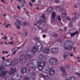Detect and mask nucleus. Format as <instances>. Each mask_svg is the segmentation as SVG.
Segmentation results:
<instances>
[{"label": "nucleus", "instance_id": "nucleus-61", "mask_svg": "<svg viewBox=\"0 0 80 80\" xmlns=\"http://www.w3.org/2000/svg\"><path fill=\"white\" fill-rule=\"evenodd\" d=\"M1 2H3V3H5V2H4V0H1Z\"/></svg>", "mask_w": 80, "mask_h": 80}, {"label": "nucleus", "instance_id": "nucleus-40", "mask_svg": "<svg viewBox=\"0 0 80 80\" xmlns=\"http://www.w3.org/2000/svg\"><path fill=\"white\" fill-rule=\"evenodd\" d=\"M28 24V22H25L23 23L24 25H27Z\"/></svg>", "mask_w": 80, "mask_h": 80}, {"label": "nucleus", "instance_id": "nucleus-7", "mask_svg": "<svg viewBox=\"0 0 80 80\" xmlns=\"http://www.w3.org/2000/svg\"><path fill=\"white\" fill-rule=\"evenodd\" d=\"M49 62L52 65H55L58 64L57 59L53 58H51L49 59Z\"/></svg>", "mask_w": 80, "mask_h": 80}, {"label": "nucleus", "instance_id": "nucleus-11", "mask_svg": "<svg viewBox=\"0 0 80 80\" xmlns=\"http://www.w3.org/2000/svg\"><path fill=\"white\" fill-rule=\"evenodd\" d=\"M56 16V13L54 12H52V18H51V23L53 24V25H55V22L54 20H55V17Z\"/></svg>", "mask_w": 80, "mask_h": 80}, {"label": "nucleus", "instance_id": "nucleus-15", "mask_svg": "<svg viewBox=\"0 0 80 80\" xmlns=\"http://www.w3.org/2000/svg\"><path fill=\"white\" fill-rule=\"evenodd\" d=\"M58 49L55 48H52L51 50V53L54 54H57L58 53Z\"/></svg>", "mask_w": 80, "mask_h": 80}, {"label": "nucleus", "instance_id": "nucleus-8", "mask_svg": "<svg viewBox=\"0 0 80 80\" xmlns=\"http://www.w3.org/2000/svg\"><path fill=\"white\" fill-rule=\"evenodd\" d=\"M36 47H37V50L38 52H41L43 49L42 45L40 42H37L36 43Z\"/></svg>", "mask_w": 80, "mask_h": 80}, {"label": "nucleus", "instance_id": "nucleus-51", "mask_svg": "<svg viewBox=\"0 0 80 80\" xmlns=\"http://www.w3.org/2000/svg\"><path fill=\"white\" fill-rule=\"evenodd\" d=\"M59 32H60V33H62V32H63V30L62 29H60L59 30Z\"/></svg>", "mask_w": 80, "mask_h": 80}, {"label": "nucleus", "instance_id": "nucleus-3", "mask_svg": "<svg viewBox=\"0 0 80 80\" xmlns=\"http://www.w3.org/2000/svg\"><path fill=\"white\" fill-rule=\"evenodd\" d=\"M73 43L72 41H66L64 43V47L65 50H71L73 47Z\"/></svg>", "mask_w": 80, "mask_h": 80}, {"label": "nucleus", "instance_id": "nucleus-46", "mask_svg": "<svg viewBox=\"0 0 80 80\" xmlns=\"http://www.w3.org/2000/svg\"><path fill=\"white\" fill-rule=\"evenodd\" d=\"M43 38H45L47 37V36L45 34H43L42 36Z\"/></svg>", "mask_w": 80, "mask_h": 80}, {"label": "nucleus", "instance_id": "nucleus-59", "mask_svg": "<svg viewBox=\"0 0 80 80\" xmlns=\"http://www.w3.org/2000/svg\"><path fill=\"white\" fill-rule=\"evenodd\" d=\"M64 29L65 30H66V31H67V27H64Z\"/></svg>", "mask_w": 80, "mask_h": 80}, {"label": "nucleus", "instance_id": "nucleus-64", "mask_svg": "<svg viewBox=\"0 0 80 80\" xmlns=\"http://www.w3.org/2000/svg\"><path fill=\"white\" fill-rule=\"evenodd\" d=\"M65 80H70V78H68V79H66Z\"/></svg>", "mask_w": 80, "mask_h": 80}, {"label": "nucleus", "instance_id": "nucleus-28", "mask_svg": "<svg viewBox=\"0 0 80 80\" xmlns=\"http://www.w3.org/2000/svg\"><path fill=\"white\" fill-rule=\"evenodd\" d=\"M74 21H75V19L73 18H70V19H69V21L70 22H71V23H73V22H74Z\"/></svg>", "mask_w": 80, "mask_h": 80}, {"label": "nucleus", "instance_id": "nucleus-33", "mask_svg": "<svg viewBox=\"0 0 80 80\" xmlns=\"http://www.w3.org/2000/svg\"><path fill=\"white\" fill-rule=\"evenodd\" d=\"M57 19L59 21H61V18L60 17V16L58 15L57 17Z\"/></svg>", "mask_w": 80, "mask_h": 80}, {"label": "nucleus", "instance_id": "nucleus-48", "mask_svg": "<svg viewBox=\"0 0 80 80\" xmlns=\"http://www.w3.org/2000/svg\"><path fill=\"white\" fill-rule=\"evenodd\" d=\"M29 4L30 5L31 7H32V6H33V5H32L31 2H29Z\"/></svg>", "mask_w": 80, "mask_h": 80}, {"label": "nucleus", "instance_id": "nucleus-44", "mask_svg": "<svg viewBox=\"0 0 80 80\" xmlns=\"http://www.w3.org/2000/svg\"><path fill=\"white\" fill-rule=\"evenodd\" d=\"M10 26V24H7L6 26V28H8Z\"/></svg>", "mask_w": 80, "mask_h": 80}, {"label": "nucleus", "instance_id": "nucleus-54", "mask_svg": "<svg viewBox=\"0 0 80 80\" xmlns=\"http://www.w3.org/2000/svg\"><path fill=\"white\" fill-rule=\"evenodd\" d=\"M70 56L71 57H72V56H73V53H72L70 54Z\"/></svg>", "mask_w": 80, "mask_h": 80}, {"label": "nucleus", "instance_id": "nucleus-19", "mask_svg": "<svg viewBox=\"0 0 80 80\" xmlns=\"http://www.w3.org/2000/svg\"><path fill=\"white\" fill-rule=\"evenodd\" d=\"M50 49L47 48H44L43 50V53H48L50 52Z\"/></svg>", "mask_w": 80, "mask_h": 80}, {"label": "nucleus", "instance_id": "nucleus-63", "mask_svg": "<svg viewBox=\"0 0 80 80\" xmlns=\"http://www.w3.org/2000/svg\"><path fill=\"white\" fill-rule=\"evenodd\" d=\"M10 44V45H12V44H13V42H11Z\"/></svg>", "mask_w": 80, "mask_h": 80}, {"label": "nucleus", "instance_id": "nucleus-16", "mask_svg": "<svg viewBox=\"0 0 80 80\" xmlns=\"http://www.w3.org/2000/svg\"><path fill=\"white\" fill-rule=\"evenodd\" d=\"M27 68L26 67H24L22 68L21 70V72L22 73H25L26 72H27Z\"/></svg>", "mask_w": 80, "mask_h": 80}, {"label": "nucleus", "instance_id": "nucleus-49", "mask_svg": "<svg viewBox=\"0 0 80 80\" xmlns=\"http://www.w3.org/2000/svg\"><path fill=\"white\" fill-rule=\"evenodd\" d=\"M68 25L69 27H72V24L71 23L68 24Z\"/></svg>", "mask_w": 80, "mask_h": 80}, {"label": "nucleus", "instance_id": "nucleus-62", "mask_svg": "<svg viewBox=\"0 0 80 80\" xmlns=\"http://www.w3.org/2000/svg\"><path fill=\"white\" fill-rule=\"evenodd\" d=\"M66 68H68V65L66 66Z\"/></svg>", "mask_w": 80, "mask_h": 80}, {"label": "nucleus", "instance_id": "nucleus-41", "mask_svg": "<svg viewBox=\"0 0 80 80\" xmlns=\"http://www.w3.org/2000/svg\"><path fill=\"white\" fill-rule=\"evenodd\" d=\"M75 74H76V75H77L78 76V77H80V72H76Z\"/></svg>", "mask_w": 80, "mask_h": 80}, {"label": "nucleus", "instance_id": "nucleus-5", "mask_svg": "<svg viewBox=\"0 0 80 80\" xmlns=\"http://www.w3.org/2000/svg\"><path fill=\"white\" fill-rule=\"evenodd\" d=\"M37 48L36 47H33L32 48V50H28L27 51L26 53V57H29L28 58H29L30 59L32 57V56L31 55V53H36L37 52Z\"/></svg>", "mask_w": 80, "mask_h": 80}, {"label": "nucleus", "instance_id": "nucleus-43", "mask_svg": "<svg viewBox=\"0 0 80 80\" xmlns=\"http://www.w3.org/2000/svg\"><path fill=\"white\" fill-rule=\"evenodd\" d=\"M60 8V7L58 6H57L56 7V9H57V10H58V9L59 10Z\"/></svg>", "mask_w": 80, "mask_h": 80}, {"label": "nucleus", "instance_id": "nucleus-2", "mask_svg": "<svg viewBox=\"0 0 80 80\" xmlns=\"http://www.w3.org/2000/svg\"><path fill=\"white\" fill-rule=\"evenodd\" d=\"M45 15L43 14L42 17L40 18V21L37 20L34 23V25H36L39 30L42 29V28H44L45 26V22H44L46 21V19H45Z\"/></svg>", "mask_w": 80, "mask_h": 80}, {"label": "nucleus", "instance_id": "nucleus-27", "mask_svg": "<svg viewBox=\"0 0 80 80\" xmlns=\"http://www.w3.org/2000/svg\"><path fill=\"white\" fill-rule=\"evenodd\" d=\"M79 16V15L77 13H75V15L74 18L75 19H77L78 18V17Z\"/></svg>", "mask_w": 80, "mask_h": 80}, {"label": "nucleus", "instance_id": "nucleus-1", "mask_svg": "<svg viewBox=\"0 0 80 80\" xmlns=\"http://www.w3.org/2000/svg\"><path fill=\"white\" fill-rule=\"evenodd\" d=\"M47 59V57L44 54H41L39 56V61L35 60H32L31 61V63L32 65L37 64L38 68L40 71H43L45 65V61Z\"/></svg>", "mask_w": 80, "mask_h": 80}, {"label": "nucleus", "instance_id": "nucleus-13", "mask_svg": "<svg viewBox=\"0 0 80 80\" xmlns=\"http://www.w3.org/2000/svg\"><path fill=\"white\" fill-rule=\"evenodd\" d=\"M16 72H17V69L16 68H11L10 70L8 72V73L9 75H12V74L15 73Z\"/></svg>", "mask_w": 80, "mask_h": 80}, {"label": "nucleus", "instance_id": "nucleus-31", "mask_svg": "<svg viewBox=\"0 0 80 80\" xmlns=\"http://www.w3.org/2000/svg\"><path fill=\"white\" fill-rule=\"evenodd\" d=\"M4 70V68L2 66H0V72Z\"/></svg>", "mask_w": 80, "mask_h": 80}, {"label": "nucleus", "instance_id": "nucleus-17", "mask_svg": "<svg viewBox=\"0 0 80 80\" xmlns=\"http://www.w3.org/2000/svg\"><path fill=\"white\" fill-rule=\"evenodd\" d=\"M11 62L12 63L11 64L12 65H15V64H17V63H18V59L16 58H14L12 60V61H11Z\"/></svg>", "mask_w": 80, "mask_h": 80}, {"label": "nucleus", "instance_id": "nucleus-26", "mask_svg": "<svg viewBox=\"0 0 80 80\" xmlns=\"http://www.w3.org/2000/svg\"><path fill=\"white\" fill-rule=\"evenodd\" d=\"M78 33V31H76L74 33H71L70 34V35H71V37H73L75 35H77Z\"/></svg>", "mask_w": 80, "mask_h": 80}, {"label": "nucleus", "instance_id": "nucleus-56", "mask_svg": "<svg viewBox=\"0 0 80 80\" xmlns=\"http://www.w3.org/2000/svg\"><path fill=\"white\" fill-rule=\"evenodd\" d=\"M46 71V72H48V69H44Z\"/></svg>", "mask_w": 80, "mask_h": 80}, {"label": "nucleus", "instance_id": "nucleus-25", "mask_svg": "<svg viewBox=\"0 0 80 80\" xmlns=\"http://www.w3.org/2000/svg\"><path fill=\"white\" fill-rule=\"evenodd\" d=\"M61 17L63 18H65L67 17V13L65 12H63L61 14Z\"/></svg>", "mask_w": 80, "mask_h": 80}, {"label": "nucleus", "instance_id": "nucleus-32", "mask_svg": "<svg viewBox=\"0 0 80 80\" xmlns=\"http://www.w3.org/2000/svg\"><path fill=\"white\" fill-rule=\"evenodd\" d=\"M37 31V28L35 27H33L32 28V32H35L36 31Z\"/></svg>", "mask_w": 80, "mask_h": 80}, {"label": "nucleus", "instance_id": "nucleus-53", "mask_svg": "<svg viewBox=\"0 0 80 80\" xmlns=\"http://www.w3.org/2000/svg\"><path fill=\"white\" fill-rule=\"evenodd\" d=\"M31 67L32 68H35V67H36V66H31Z\"/></svg>", "mask_w": 80, "mask_h": 80}, {"label": "nucleus", "instance_id": "nucleus-45", "mask_svg": "<svg viewBox=\"0 0 80 80\" xmlns=\"http://www.w3.org/2000/svg\"><path fill=\"white\" fill-rule=\"evenodd\" d=\"M70 19V17L68 16L66 17V20H67L69 21Z\"/></svg>", "mask_w": 80, "mask_h": 80}, {"label": "nucleus", "instance_id": "nucleus-38", "mask_svg": "<svg viewBox=\"0 0 80 80\" xmlns=\"http://www.w3.org/2000/svg\"><path fill=\"white\" fill-rule=\"evenodd\" d=\"M35 75V73L34 72L30 73L29 75L30 76H33Z\"/></svg>", "mask_w": 80, "mask_h": 80}, {"label": "nucleus", "instance_id": "nucleus-42", "mask_svg": "<svg viewBox=\"0 0 80 80\" xmlns=\"http://www.w3.org/2000/svg\"><path fill=\"white\" fill-rule=\"evenodd\" d=\"M47 32V29H44L42 31V32L43 33V32Z\"/></svg>", "mask_w": 80, "mask_h": 80}, {"label": "nucleus", "instance_id": "nucleus-21", "mask_svg": "<svg viewBox=\"0 0 80 80\" xmlns=\"http://www.w3.org/2000/svg\"><path fill=\"white\" fill-rule=\"evenodd\" d=\"M24 80H35V78H28V77H25L24 78Z\"/></svg>", "mask_w": 80, "mask_h": 80}, {"label": "nucleus", "instance_id": "nucleus-34", "mask_svg": "<svg viewBox=\"0 0 80 80\" xmlns=\"http://www.w3.org/2000/svg\"><path fill=\"white\" fill-rule=\"evenodd\" d=\"M43 78H44V79L47 80V78H48V76L47 75L43 76Z\"/></svg>", "mask_w": 80, "mask_h": 80}, {"label": "nucleus", "instance_id": "nucleus-20", "mask_svg": "<svg viewBox=\"0 0 80 80\" xmlns=\"http://www.w3.org/2000/svg\"><path fill=\"white\" fill-rule=\"evenodd\" d=\"M8 73V71H4L0 73V76L1 77H3L5 75Z\"/></svg>", "mask_w": 80, "mask_h": 80}, {"label": "nucleus", "instance_id": "nucleus-23", "mask_svg": "<svg viewBox=\"0 0 80 80\" xmlns=\"http://www.w3.org/2000/svg\"><path fill=\"white\" fill-rule=\"evenodd\" d=\"M70 80H78V78L77 77H71L69 78Z\"/></svg>", "mask_w": 80, "mask_h": 80}, {"label": "nucleus", "instance_id": "nucleus-58", "mask_svg": "<svg viewBox=\"0 0 80 80\" xmlns=\"http://www.w3.org/2000/svg\"><path fill=\"white\" fill-rule=\"evenodd\" d=\"M17 1H18V2H22L23 0H17Z\"/></svg>", "mask_w": 80, "mask_h": 80}, {"label": "nucleus", "instance_id": "nucleus-12", "mask_svg": "<svg viewBox=\"0 0 80 80\" xmlns=\"http://www.w3.org/2000/svg\"><path fill=\"white\" fill-rule=\"evenodd\" d=\"M15 24L16 25V28L18 29L20 28V26L21 25V22L18 19L16 20V22H15Z\"/></svg>", "mask_w": 80, "mask_h": 80}, {"label": "nucleus", "instance_id": "nucleus-36", "mask_svg": "<svg viewBox=\"0 0 80 80\" xmlns=\"http://www.w3.org/2000/svg\"><path fill=\"white\" fill-rule=\"evenodd\" d=\"M61 5H62L63 6H65V5H66L65 2H63L61 3Z\"/></svg>", "mask_w": 80, "mask_h": 80}, {"label": "nucleus", "instance_id": "nucleus-10", "mask_svg": "<svg viewBox=\"0 0 80 80\" xmlns=\"http://www.w3.org/2000/svg\"><path fill=\"white\" fill-rule=\"evenodd\" d=\"M61 70L62 72V75L63 77H67V73L65 72V68L63 67H61L59 68Z\"/></svg>", "mask_w": 80, "mask_h": 80}, {"label": "nucleus", "instance_id": "nucleus-29", "mask_svg": "<svg viewBox=\"0 0 80 80\" xmlns=\"http://www.w3.org/2000/svg\"><path fill=\"white\" fill-rule=\"evenodd\" d=\"M52 2H53L54 3H60V1L59 0H51Z\"/></svg>", "mask_w": 80, "mask_h": 80}, {"label": "nucleus", "instance_id": "nucleus-39", "mask_svg": "<svg viewBox=\"0 0 80 80\" xmlns=\"http://www.w3.org/2000/svg\"><path fill=\"white\" fill-rule=\"evenodd\" d=\"M7 36L5 35L4 36V37H3L2 38V39H4V40H6L7 39Z\"/></svg>", "mask_w": 80, "mask_h": 80}, {"label": "nucleus", "instance_id": "nucleus-37", "mask_svg": "<svg viewBox=\"0 0 80 80\" xmlns=\"http://www.w3.org/2000/svg\"><path fill=\"white\" fill-rule=\"evenodd\" d=\"M53 36L54 37H58V34L57 33H54L53 35Z\"/></svg>", "mask_w": 80, "mask_h": 80}, {"label": "nucleus", "instance_id": "nucleus-52", "mask_svg": "<svg viewBox=\"0 0 80 80\" xmlns=\"http://www.w3.org/2000/svg\"><path fill=\"white\" fill-rule=\"evenodd\" d=\"M72 70H75V69H76V68L75 67H72Z\"/></svg>", "mask_w": 80, "mask_h": 80}, {"label": "nucleus", "instance_id": "nucleus-6", "mask_svg": "<svg viewBox=\"0 0 80 80\" xmlns=\"http://www.w3.org/2000/svg\"><path fill=\"white\" fill-rule=\"evenodd\" d=\"M12 63V61L10 59L5 60L2 63V65L4 67H9Z\"/></svg>", "mask_w": 80, "mask_h": 80}, {"label": "nucleus", "instance_id": "nucleus-4", "mask_svg": "<svg viewBox=\"0 0 80 80\" xmlns=\"http://www.w3.org/2000/svg\"><path fill=\"white\" fill-rule=\"evenodd\" d=\"M19 54L20 56L19 59V62L21 63H22L23 62H25V61H27L28 60L30 59V58H28L29 57L27 56V51L26 54L25 56L23 55V52L22 51L20 52Z\"/></svg>", "mask_w": 80, "mask_h": 80}, {"label": "nucleus", "instance_id": "nucleus-57", "mask_svg": "<svg viewBox=\"0 0 80 80\" xmlns=\"http://www.w3.org/2000/svg\"><path fill=\"white\" fill-rule=\"evenodd\" d=\"M74 7L75 8H78V6L77 5L74 6Z\"/></svg>", "mask_w": 80, "mask_h": 80}, {"label": "nucleus", "instance_id": "nucleus-18", "mask_svg": "<svg viewBox=\"0 0 80 80\" xmlns=\"http://www.w3.org/2000/svg\"><path fill=\"white\" fill-rule=\"evenodd\" d=\"M69 55V53L68 52H65L64 53L62 56L63 59H67V57Z\"/></svg>", "mask_w": 80, "mask_h": 80}, {"label": "nucleus", "instance_id": "nucleus-47", "mask_svg": "<svg viewBox=\"0 0 80 80\" xmlns=\"http://www.w3.org/2000/svg\"><path fill=\"white\" fill-rule=\"evenodd\" d=\"M2 60H5V57H2L1 58Z\"/></svg>", "mask_w": 80, "mask_h": 80}, {"label": "nucleus", "instance_id": "nucleus-30", "mask_svg": "<svg viewBox=\"0 0 80 80\" xmlns=\"http://www.w3.org/2000/svg\"><path fill=\"white\" fill-rule=\"evenodd\" d=\"M35 40L36 42L40 41V39L39 38L36 37L35 38Z\"/></svg>", "mask_w": 80, "mask_h": 80}, {"label": "nucleus", "instance_id": "nucleus-22", "mask_svg": "<svg viewBox=\"0 0 80 80\" xmlns=\"http://www.w3.org/2000/svg\"><path fill=\"white\" fill-rule=\"evenodd\" d=\"M21 6L20 7V5H18V6H17L18 9H21V7H24L25 5L23 3H21Z\"/></svg>", "mask_w": 80, "mask_h": 80}, {"label": "nucleus", "instance_id": "nucleus-50", "mask_svg": "<svg viewBox=\"0 0 80 80\" xmlns=\"http://www.w3.org/2000/svg\"><path fill=\"white\" fill-rule=\"evenodd\" d=\"M73 50L74 52L76 50V47H74L73 48Z\"/></svg>", "mask_w": 80, "mask_h": 80}, {"label": "nucleus", "instance_id": "nucleus-24", "mask_svg": "<svg viewBox=\"0 0 80 80\" xmlns=\"http://www.w3.org/2000/svg\"><path fill=\"white\" fill-rule=\"evenodd\" d=\"M53 8L52 7H49V8L48 9V12L49 13H50V12H53Z\"/></svg>", "mask_w": 80, "mask_h": 80}, {"label": "nucleus", "instance_id": "nucleus-9", "mask_svg": "<svg viewBox=\"0 0 80 80\" xmlns=\"http://www.w3.org/2000/svg\"><path fill=\"white\" fill-rule=\"evenodd\" d=\"M24 45V44H23L20 47H15L14 48H13L12 50H11L12 52L13 53L12 55H14V54H15L16 52H17V51L20 49V48H22V46H23Z\"/></svg>", "mask_w": 80, "mask_h": 80}, {"label": "nucleus", "instance_id": "nucleus-55", "mask_svg": "<svg viewBox=\"0 0 80 80\" xmlns=\"http://www.w3.org/2000/svg\"><path fill=\"white\" fill-rule=\"evenodd\" d=\"M62 9H63V8H61V9H60L59 10V12H61V11H63V9L62 10Z\"/></svg>", "mask_w": 80, "mask_h": 80}, {"label": "nucleus", "instance_id": "nucleus-14", "mask_svg": "<svg viewBox=\"0 0 80 80\" xmlns=\"http://www.w3.org/2000/svg\"><path fill=\"white\" fill-rule=\"evenodd\" d=\"M49 75L50 76H53L55 74V70L52 68H49Z\"/></svg>", "mask_w": 80, "mask_h": 80}, {"label": "nucleus", "instance_id": "nucleus-60", "mask_svg": "<svg viewBox=\"0 0 80 80\" xmlns=\"http://www.w3.org/2000/svg\"><path fill=\"white\" fill-rule=\"evenodd\" d=\"M32 2H35L36 1L35 0H32Z\"/></svg>", "mask_w": 80, "mask_h": 80}, {"label": "nucleus", "instance_id": "nucleus-35", "mask_svg": "<svg viewBox=\"0 0 80 80\" xmlns=\"http://www.w3.org/2000/svg\"><path fill=\"white\" fill-rule=\"evenodd\" d=\"M69 32V33H73V32H74V29H72L70 30Z\"/></svg>", "mask_w": 80, "mask_h": 80}]
</instances>
